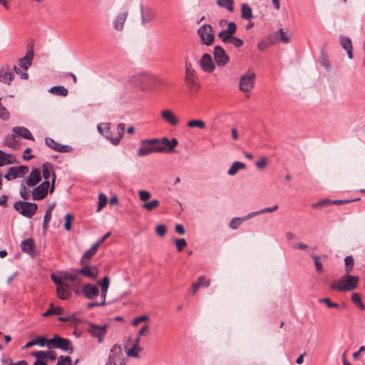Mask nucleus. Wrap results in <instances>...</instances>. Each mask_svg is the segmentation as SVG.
Instances as JSON below:
<instances>
[{
	"label": "nucleus",
	"mask_w": 365,
	"mask_h": 365,
	"mask_svg": "<svg viewBox=\"0 0 365 365\" xmlns=\"http://www.w3.org/2000/svg\"><path fill=\"white\" fill-rule=\"evenodd\" d=\"M184 81L190 95H196L200 90L201 85L198 76L190 61H185Z\"/></svg>",
	"instance_id": "nucleus-1"
},
{
	"label": "nucleus",
	"mask_w": 365,
	"mask_h": 365,
	"mask_svg": "<svg viewBox=\"0 0 365 365\" xmlns=\"http://www.w3.org/2000/svg\"><path fill=\"white\" fill-rule=\"evenodd\" d=\"M359 280V279L357 276L346 273L338 281L332 283L330 285V288L332 290L340 292H350L357 287Z\"/></svg>",
	"instance_id": "nucleus-2"
},
{
	"label": "nucleus",
	"mask_w": 365,
	"mask_h": 365,
	"mask_svg": "<svg viewBox=\"0 0 365 365\" xmlns=\"http://www.w3.org/2000/svg\"><path fill=\"white\" fill-rule=\"evenodd\" d=\"M163 152H165V148L162 146L158 139L154 138L142 141L137 155L140 157H143L153 153Z\"/></svg>",
	"instance_id": "nucleus-3"
},
{
	"label": "nucleus",
	"mask_w": 365,
	"mask_h": 365,
	"mask_svg": "<svg viewBox=\"0 0 365 365\" xmlns=\"http://www.w3.org/2000/svg\"><path fill=\"white\" fill-rule=\"evenodd\" d=\"M14 208L22 216L30 219L36 212L38 205L35 202L19 200L14 203Z\"/></svg>",
	"instance_id": "nucleus-4"
},
{
	"label": "nucleus",
	"mask_w": 365,
	"mask_h": 365,
	"mask_svg": "<svg viewBox=\"0 0 365 365\" xmlns=\"http://www.w3.org/2000/svg\"><path fill=\"white\" fill-rule=\"evenodd\" d=\"M47 347L48 349L58 348L65 351L73 352L71 341L68 339H64L58 335H54L52 339H48Z\"/></svg>",
	"instance_id": "nucleus-5"
},
{
	"label": "nucleus",
	"mask_w": 365,
	"mask_h": 365,
	"mask_svg": "<svg viewBox=\"0 0 365 365\" xmlns=\"http://www.w3.org/2000/svg\"><path fill=\"white\" fill-rule=\"evenodd\" d=\"M255 73L249 69L240 79V90L244 93L250 92L255 85Z\"/></svg>",
	"instance_id": "nucleus-6"
},
{
	"label": "nucleus",
	"mask_w": 365,
	"mask_h": 365,
	"mask_svg": "<svg viewBox=\"0 0 365 365\" xmlns=\"http://www.w3.org/2000/svg\"><path fill=\"white\" fill-rule=\"evenodd\" d=\"M197 33L203 44L210 46L213 43L215 36L212 27L210 24H204L200 26Z\"/></svg>",
	"instance_id": "nucleus-7"
},
{
	"label": "nucleus",
	"mask_w": 365,
	"mask_h": 365,
	"mask_svg": "<svg viewBox=\"0 0 365 365\" xmlns=\"http://www.w3.org/2000/svg\"><path fill=\"white\" fill-rule=\"evenodd\" d=\"M108 329V325L104 324L102 326L97 325L93 323L88 324V327L87 328L88 332L93 337L98 339V341L101 343L103 341V338L106 334Z\"/></svg>",
	"instance_id": "nucleus-8"
},
{
	"label": "nucleus",
	"mask_w": 365,
	"mask_h": 365,
	"mask_svg": "<svg viewBox=\"0 0 365 365\" xmlns=\"http://www.w3.org/2000/svg\"><path fill=\"white\" fill-rule=\"evenodd\" d=\"M51 185L48 181H43L31 192V197L34 200H43L50 190Z\"/></svg>",
	"instance_id": "nucleus-9"
},
{
	"label": "nucleus",
	"mask_w": 365,
	"mask_h": 365,
	"mask_svg": "<svg viewBox=\"0 0 365 365\" xmlns=\"http://www.w3.org/2000/svg\"><path fill=\"white\" fill-rule=\"evenodd\" d=\"M42 173H43V177L45 180L44 181H48V179L51 176H52V180H51V187H50V190H49V193L52 194L54 192V189H55L54 184H55V181H56V173L53 170V164H51L48 162L43 163Z\"/></svg>",
	"instance_id": "nucleus-10"
},
{
	"label": "nucleus",
	"mask_w": 365,
	"mask_h": 365,
	"mask_svg": "<svg viewBox=\"0 0 365 365\" xmlns=\"http://www.w3.org/2000/svg\"><path fill=\"white\" fill-rule=\"evenodd\" d=\"M29 172V167L26 165H20L19 167H10L7 173L4 175V178L7 180H13L18 178H22Z\"/></svg>",
	"instance_id": "nucleus-11"
},
{
	"label": "nucleus",
	"mask_w": 365,
	"mask_h": 365,
	"mask_svg": "<svg viewBox=\"0 0 365 365\" xmlns=\"http://www.w3.org/2000/svg\"><path fill=\"white\" fill-rule=\"evenodd\" d=\"M213 56L217 65L223 67L229 62L230 58L225 53V49L220 46L214 48Z\"/></svg>",
	"instance_id": "nucleus-12"
},
{
	"label": "nucleus",
	"mask_w": 365,
	"mask_h": 365,
	"mask_svg": "<svg viewBox=\"0 0 365 365\" xmlns=\"http://www.w3.org/2000/svg\"><path fill=\"white\" fill-rule=\"evenodd\" d=\"M75 273L79 275L86 277L91 280H96L98 277V269L96 266L82 265L81 269H75Z\"/></svg>",
	"instance_id": "nucleus-13"
},
{
	"label": "nucleus",
	"mask_w": 365,
	"mask_h": 365,
	"mask_svg": "<svg viewBox=\"0 0 365 365\" xmlns=\"http://www.w3.org/2000/svg\"><path fill=\"white\" fill-rule=\"evenodd\" d=\"M152 76L146 73H140L134 76L130 79V82L136 87L145 90L148 88L149 82L151 81Z\"/></svg>",
	"instance_id": "nucleus-14"
},
{
	"label": "nucleus",
	"mask_w": 365,
	"mask_h": 365,
	"mask_svg": "<svg viewBox=\"0 0 365 365\" xmlns=\"http://www.w3.org/2000/svg\"><path fill=\"white\" fill-rule=\"evenodd\" d=\"M140 16L141 24L145 25L146 24L152 22L156 18V11L150 7H144L140 6Z\"/></svg>",
	"instance_id": "nucleus-15"
},
{
	"label": "nucleus",
	"mask_w": 365,
	"mask_h": 365,
	"mask_svg": "<svg viewBox=\"0 0 365 365\" xmlns=\"http://www.w3.org/2000/svg\"><path fill=\"white\" fill-rule=\"evenodd\" d=\"M45 143L47 146L59 153H66L73 150V148L70 145H61L49 137L45 138Z\"/></svg>",
	"instance_id": "nucleus-16"
},
{
	"label": "nucleus",
	"mask_w": 365,
	"mask_h": 365,
	"mask_svg": "<svg viewBox=\"0 0 365 365\" xmlns=\"http://www.w3.org/2000/svg\"><path fill=\"white\" fill-rule=\"evenodd\" d=\"M199 63L202 70L205 72L212 73L215 70V66L211 56L208 53L203 54Z\"/></svg>",
	"instance_id": "nucleus-17"
},
{
	"label": "nucleus",
	"mask_w": 365,
	"mask_h": 365,
	"mask_svg": "<svg viewBox=\"0 0 365 365\" xmlns=\"http://www.w3.org/2000/svg\"><path fill=\"white\" fill-rule=\"evenodd\" d=\"M20 247L22 252L29 255L32 257L36 255L35 242L33 238H28L21 242Z\"/></svg>",
	"instance_id": "nucleus-18"
},
{
	"label": "nucleus",
	"mask_w": 365,
	"mask_h": 365,
	"mask_svg": "<svg viewBox=\"0 0 365 365\" xmlns=\"http://www.w3.org/2000/svg\"><path fill=\"white\" fill-rule=\"evenodd\" d=\"M14 78L12 68L6 65L0 68V82L10 85Z\"/></svg>",
	"instance_id": "nucleus-19"
},
{
	"label": "nucleus",
	"mask_w": 365,
	"mask_h": 365,
	"mask_svg": "<svg viewBox=\"0 0 365 365\" xmlns=\"http://www.w3.org/2000/svg\"><path fill=\"white\" fill-rule=\"evenodd\" d=\"M82 292L84 297L88 299H93L99 294V289L93 284H86L83 286Z\"/></svg>",
	"instance_id": "nucleus-20"
},
{
	"label": "nucleus",
	"mask_w": 365,
	"mask_h": 365,
	"mask_svg": "<svg viewBox=\"0 0 365 365\" xmlns=\"http://www.w3.org/2000/svg\"><path fill=\"white\" fill-rule=\"evenodd\" d=\"M113 356L112 361L115 364H118L121 361L124 362V355L120 345L115 344L110 350L109 356Z\"/></svg>",
	"instance_id": "nucleus-21"
},
{
	"label": "nucleus",
	"mask_w": 365,
	"mask_h": 365,
	"mask_svg": "<svg viewBox=\"0 0 365 365\" xmlns=\"http://www.w3.org/2000/svg\"><path fill=\"white\" fill-rule=\"evenodd\" d=\"M113 356L112 361L115 364H118L121 361L124 362V355L120 345L115 344L110 350L109 356Z\"/></svg>",
	"instance_id": "nucleus-22"
},
{
	"label": "nucleus",
	"mask_w": 365,
	"mask_h": 365,
	"mask_svg": "<svg viewBox=\"0 0 365 365\" xmlns=\"http://www.w3.org/2000/svg\"><path fill=\"white\" fill-rule=\"evenodd\" d=\"M41 180V175L40 170L38 168H34L31 171L27 180H26V185L28 187H34Z\"/></svg>",
	"instance_id": "nucleus-23"
},
{
	"label": "nucleus",
	"mask_w": 365,
	"mask_h": 365,
	"mask_svg": "<svg viewBox=\"0 0 365 365\" xmlns=\"http://www.w3.org/2000/svg\"><path fill=\"white\" fill-rule=\"evenodd\" d=\"M339 43H340L341 46L346 51L348 58L349 59H352L353 58V52H352L353 46H352V43H351V38L344 36H339Z\"/></svg>",
	"instance_id": "nucleus-24"
},
{
	"label": "nucleus",
	"mask_w": 365,
	"mask_h": 365,
	"mask_svg": "<svg viewBox=\"0 0 365 365\" xmlns=\"http://www.w3.org/2000/svg\"><path fill=\"white\" fill-rule=\"evenodd\" d=\"M34 51L33 49L29 50L25 56L20 58L19 60V65L21 67L24 71H27L28 68L31 66L32 60L34 58Z\"/></svg>",
	"instance_id": "nucleus-25"
},
{
	"label": "nucleus",
	"mask_w": 365,
	"mask_h": 365,
	"mask_svg": "<svg viewBox=\"0 0 365 365\" xmlns=\"http://www.w3.org/2000/svg\"><path fill=\"white\" fill-rule=\"evenodd\" d=\"M210 284V280L202 275L198 277L197 282L192 284V294H195L200 287H208Z\"/></svg>",
	"instance_id": "nucleus-26"
},
{
	"label": "nucleus",
	"mask_w": 365,
	"mask_h": 365,
	"mask_svg": "<svg viewBox=\"0 0 365 365\" xmlns=\"http://www.w3.org/2000/svg\"><path fill=\"white\" fill-rule=\"evenodd\" d=\"M97 129L103 136H104L106 139L109 140L112 143V139L114 138L112 135L110 123H100L98 125Z\"/></svg>",
	"instance_id": "nucleus-27"
},
{
	"label": "nucleus",
	"mask_w": 365,
	"mask_h": 365,
	"mask_svg": "<svg viewBox=\"0 0 365 365\" xmlns=\"http://www.w3.org/2000/svg\"><path fill=\"white\" fill-rule=\"evenodd\" d=\"M12 132L17 135L22 137L27 140H34V138L32 135L30 130L24 126H16L13 128Z\"/></svg>",
	"instance_id": "nucleus-28"
},
{
	"label": "nucleus",
	"mask_w": 365,
	"mask_h": 365,
	"mask_svg": "<svg viewBox=\"0 0 365 365\" xmlns=\"http://www.w3.org/2000/svg\"><path fill=\"white\" fill-rule=\"evenodd\" d=\"M56 291L58 297L61 299H68L71 297L70 287L66 283L58 285Z\"/></svg>",
	"instance_id": "nucleus-29"
},
{
	"label": "nucleus",
	"mask_w": 365,
	"mask_h": 365,
	"mask_svg": "<svg viewBox=\"0 0 365 365\" xmlns=\"http://www.w3.org/2000/svg\"><path fill=\"white\" fill-rule=\"evenodd\" d=\"M161 116L164 120L171 125L175 126L178 124L179 120L170 110H163L161 112Z\"/></svg>",
	"instance_id": "nucleus-30"
},
{
	"label": "nucleus",
	"mask_w": 365,
	"mask_h": 365,
	"mask_svg": "<svg viewBox=\"0 0 365 365\" xmlns=\"http://www.w3.org/2000/svg\"><path fill=\"white\" fill-rule=\"evenodd\" d=\"M98 248V245L94 243L92 245V247L90 249H88L87 251H86V252L83 254V255L81 259L80 264L81 265L86 264L87 261L89 260L90 259H91L93 257V256L96 253Z\"/></svg>",
	"instance_id": "nucleus-31"
},
{
	"label": "nucleus",
	"mask_w": 365,
	"mask_h": 365,
	"mask_svg": "<svg viewBox=\"0 0 365 365\" xmlns=\"http://www.w3.org/2000/svg\"><path fill=\"white\" fill-rule=\"evenodd\" d=\"M128 16V11L119 14L113 21V26L117 31H122Z\"/></svg>",
	"instance_id": "nucleus-32"
},
{
	"label": "nucleus",
	"mask_w": 365,
	"mask_h": 365,
	"mask_svg": "<svg viewBox=\"0 0 365 365\" xmlns=\"http://www.w3.org/2000/svg\"><path fill=\"white\" fill-rule=\"evenodd\" d=\"M178 142L176 138H173L169 140L167 138H163L160 144L165 148V151H173L175 147L178 145Z\"/></svg>",
	"instance_id": "nucleus-33"
},
{
	"label": "nucleus",
	"mask_w": 365,
	"mask_h": 365,
	"mask_svg": "<svg viewBox=\"0 0 365 365\" xmlns=\"http://www.w3.org/2000/svg\"><path fill=\"white\" fill-rule=\"evenodd\" d=\"M61 272V279H63V282H80L81 279L78 277V274L75 273V269L72 271L71 273L67 272Z\"/></svg>",
	"instance_id": "nucleus-34"
},
{
	"label": "nucleus",
	"mask_w": 365,
	"mask_h": 365,
	"mask_svg": "<svg viewBox=\"0 0 365 365\" xmlns=\"http://www.w3.org/2000/svg\"><path fill=\"white\" fill-rule=\"evenodd\" d=\"M16 136L17 135L14 133L7 135L5 138V144L11 148L16 149L19 147V140Z\"/></svg>",
	"instance_id": "nucleus-35"
},
{
	"label": "nucleus",
	"mask_w": 365,
	"mask_h": 365,
	"mask_svg": "<svg viewBox=\"0 0 365 365\" xmlns=\"http://www.w3.org/2000/svg\"><path fill=\"white\" fill-rule=\"evenodd\" d=\"M125 130V125L123 123H120L117 126V132L118 135L112 139V144L114 145H117L119 144L120 140L123 137L124 133Z\"/></svg>",
	"instance_id": "nucleus-36"
},
{
	"label": "nucleus",
	"mask_w": 365,
	"mask_h": 365,
	"mask_svg": "<svg viewBox=\"0 0 365 365\" xmlns=\"http://www.w3.org/2000/svg\"><path fill=\"white\" fill-rule=\"evenodd\" d=\"M63 308L55 307L53 304H51L48 310L43 314V316L46 317L51 315H61L63 313Z\"/></svg>",
	"instance_id": "nucleus-37"
},
{
	"label": "nucleus",
	"mask_w": 365,
	"mask_h": 365,
	"mask_svg": "<svg viewBox=\"0 0 365 365\" xmlns=\"http://www.w3.org/2000/svg\"><path fill=\"white\" fill-rule=\"evenodd\" d=\"M48 91L53 95L63 97L66 96L68 93V90L62 86L51 87Z\"/></svg>",
	"instance_id": "nucleus-38"
},
{
	"label": "nucleus",
	"mask_w": 365,
	"mask_h": 365,
	"mask_svg": "<svg viewBox=\"0 0 365 365\" xmlns=\"http://www.w3.org/2000/svg\"><path fill=\"white\" fill-rule=\"evenodd\" d=\"M246 168V165L243 163L236 161L232 163L230 168L227 171V174L229 175H235L237 171L240 169H245Z\"/></svg>",
	"instance_id": "nucleus-39"
},
{
	"label": "nucleus",
	"mask_w": 365,
	"mask_h": 365,
	"mask_svg": "<svg viewBox=\"0 0 365 365\" xmlns=\"http://www.w3.org/2000/svg\"><path fill=\"white\" fill-rule=\"evenodd\" d=\"M241 17L246 20L252 18V11L251 8L246 4H242L241 7Z\"/></svg>",
	"instance_id": "nucleus-40"
},
{
	"label": "nucleus",
	"mask_w": 365,
	"mask_h": 365,
	"mask_svg": "<svg viewBox=\"0 0 365 365\" xmlns=\"http://www.w3.org/2000/svg\"><path fill=\"white\" fill-rule=\"evenodd\" d=\"M277 209H278V205H274L272 207H268L266 208H263L259 211L251 212L250 214L248 215L247 218H250L252 217H254V216L259 215V214H263V213H266V212H272L274 211H276Z\"/></svg>",
	"instance_id": "nucleus-41"
},
{
	"label": "nucleus",
	"mask_w": 365,
	"mask_h": 365,
	"mask_svg": "<svg viewBox=\"0 0 365 365\" xmlns=\"http://www.w3.org/2000/svg\"><path fill=\"white\" fill-rule=\"evenodd\" d=\"M217 4L220 7L226 8L229 11H233L234 10L233 0H217Z\"/></svg>",
	"instance_id": "nucleus-42"
},
{
	"label": "nucleus",
	"mask_w": 365,
	"mask_h": 365,
	"mask_svg": "<svg viewBox=\"0 0 365 365\" xmlns=\"http://www.w3.org/2000/svg\"><path fill=\"white\" fill-rule=\"evenodd\" d=\"M345 262V272L346 274H350L354 266V259L352 256H347L344 259Z\"/></svg>",
	"instance_id": "nucleus-43"
},
{
	"label": "nucleus",
	"mask_w": 365,
	"mask_h": 365,
	"mask_svg": "<svg viewBox=\"0 0 365 365\" xmlns=\"http://www.w3.org/2000/svg\"><path fill=\"white\" fill-rule=\"evenodd\" d=\"M246 219H248L247 217H246L245 218H241V217L232 218L230 221L229 226L231 229L236 230L240 226V225L242 223V222Z\"/></svg>",
	"instance_id": "nucleus-44"
},
{
	"label": "nucleus",
	"mask_w": 365,
	"mask_h": 365,
	"mask_svg": "<svg viewBox=\"0 0 365 365\" xmlns=\"http://www.w3.org/2000/svg\"><path fill=\"white\" fill-rule=\"evenodd\" d=\"M159 205H160V202L158 200H153L149 202H145L143 205L142 207L148 211H152L153 210L158 207L159 206Z\"/></svg>",
	"instance_id": "nucleus-45"
},
{
	"label": "nucleus",
	"mask_w": 365,
	"mask_h": 365,
	"mask_svg": "<svg viewBox=\"0 0 365 365\" xmlns=\"http://www.w3.org/2000/svg\"><path fill=\"white\" fill-rule=\"evenodd\" d=\"M187 126L190 128H199L201 129H204L205 128V123L202 120H191L187 122Z\"/></svg>",
	"instance_id": "nucleus-46"
},
{
	"label": "nucleus",
	"mask_w": 365,
	"mask_h": 365,
	"mask_svg": "<svg viewBox=\"0 0 365 365\" xmlns=\"http://www.w3.org/2000/svg\"><path fill=\"white\" fill-rule=\"evenodd\" d=\"M311 257L314 260L317 272L322 273L323 272V266L320 262L321 257L314 255H311Z\"/></svg>",
	"instance_id": "nucleus-47"
},
{
	"label": "nucleus",
	"mask_w": 365,
	"mask_h": 365,
	"mask_svg": "<svg viewBox=\"0 0 365 365\" xmlns=\"http://www.w3.org/2000/svg\"><path fill=\"white\" fill-rule=\"evenodd\" d=\"M276 37L279 38L280 41L284 43H287L290 39V37L284 34L282 29H279L276 32Z\"/></svg>",
	"instance_id": "nucleus-48"
},
{
	"label": "nucleus",
	"mask_w": 365,
	"mask_h": 365,
	"mask_svg": "<svg viewBox=\"0 0 365 365\" xmlns=\"http://www.w3.org/2000/svg\"><path fill=\"white\" fill-rule=\"evenodd\" d=\"M19 194L21 197L23 198L25 201L30 198V192L27 190L26 185L23 183L21 185Z\"/></svg>",
	"instance_id": "nucleus-49"
},
{
	"label": "nucleus",
	"mask_w": 365,
	"mask_h": 365,
	"mask_svg": "<svg viewBox=\"0 0 365 365\" xmlns=\"http://www.w3.org/2000/svg\"><path fill=\"white\" fill-rule=\"evenodd\" d=\"M141 350L142 349L140 347L139 345L133 344V347L127 351V355L129 356H133L137 358L138 357V352Z\"/></svg>",
	"instance_id": "nucleus-50"
},
{
	"label": "nucleus",
	"mask_w": 365,
	"mask_h": 365,
	"mask_svg": "<svg viewBox=\"0 0 365 365\" xmlns=\"http://www.w3.org/2000/svg\"><path fill=\"white\" fill-rule=\"evenodd\" d=\"M31 355L36 357V361H46V351H34V352H32Z\"/></svg>",
	"instance_id": "nucleus-51"
},
{
	"label": "nucleus",
	"mask_w": 365,
	"mask_h": 365,
	"mask_svg": "<svg viewBox=\"0 0 365 365\" xmlns=\"http://www.w3.org/2000/svg\"><path fill=\"white\" fill-rule=\"evenodd\" d=\"M218 36L223 43H230L233 36L228 34V33H227L226 31L223 29L218 34Z\"/></svg>",
	"instance_id": "nucleus-52"
},
{
	"label": "nucleus",
	"mask_w": 365,
	"mask_h": 365,
	"mask_svg": "<svg viewBox=\"0 0 365 365\" xmlns=\"http://www.w3.org/2000/svg\"><path fill=\"white\" fill-rule=\"evenodd\" d=\"M110 284V279L108 277H104L102 280L98 282V284L101 287V289L103 291L108 290Z\"/></svg>",
	"instance_id": "nucleus-53"
},
{
	"label": "nucleus",
	"mask_w": 365,
	"mask_h": 365,
	"mask_svg": "<svg viewBox=\"0 0 365 365\" xmlns=\"http://www.w3.org/2000/svg\"><path fill=\"white\" fill-rule=\"evenodd\" d=\"M65 224H64V228L67 231H70L72 228L71 226V222L73 220V215L72 214L68 213L65 216Z\"/></svg>",
	"instance_id": "nucleus-54"
},
{
	"label": "nucleus",
	"mask_w": 365,
	"mask_h": 365,
	"mask_svg": "<svg viewBox=\"0 0 365 365\" xmlns=\"http://www.w3.org/2000/svg\"><path fill=\"white\" fill-rule=\"evenodd\" d=\"M175 243L178 252H181L187 246V242L183 238L175 239Z\"/></svg>",
	"instance_id": "nucleus-55"
},
{
	"label": "nucleus",
	"mask_w": 365,
	"mask_h": 365,
	"mask_svg": "<svg viewBox=\"0 0 365 365\" xmlns=\"http://www.w3.org/2000/svg\"><path fill=\"white\" fill-rule=\"evenodd\" d=\"M107 201V197L103 193H100L98 195V211L101 210L103 207L106 206Z\"/></svg>",
	"instance_id": "nucleus-56"
},
{
	"label": "nucleus",
	"mask_w": 365,
	"mask_h": 365,
	"mask_svg": "<svg viewBox=\"0 0 365 365\" xmlns=\"http://www.w3.org/2000/svg\"><path fill=\"white\" fill-rule=\"evenodd\" d=\"M319 303H324L329 308H338L339 305L336 303L332 302L329 298H320Z\"/></svg>",
	"instance_id": "nucleus-57"
},
{
	"label": "nucleus",
	"mask_w": 365,
	"mask_h": 365,
	"mask_svg": "<svg viewBox=\"0 0 365 365\" xmlns=\"http://www.w3.org/2000/svg\"><path fill=\"white\" fill-rule=\"evenodd\" d=\"M331 205V200L323 199L312 205L313 208L323 207Z\"/></svg>",
	"instance_id": "nucleus-58"
},
{
	"label": "nucleus",
	"mask_w": 365,
	"mask_h": 365,
	"mask_svg": "<svg viewBox=\"0 0 365 365\" xmlns=\"http://www.w3.org/2000/svg\"><path fill=\"white\" fill-rule=\"evenodd\" d=\"M71 358L68 356H61L58 359L57 365H72Z\"/></svg>",
	"instance_id": "nucleus-59"
},
{
	"label": "nucleus",
	"mask_w": 365,
	"mask_h": 365,
	"mask_svg": "<svg viewBox=\"0 0 365 365\" xmlns=\"http://www.w3.org/2000/svg\"><path fill=\"white\" fill-rule=\"evenodd\" d=\"M51 279L53 282V283L58 287L63 284V279H61V272H59L58 274H52L51 275Z\"/></svg>",
	"instance_id": "nucleus-60"
},
{
	"label": "nucleus",
	"mask_w": 365,
	"mask_h": 365,
	"mask_svg": "<svg viewBox=\"0 0 365 365\" xmlns=\"http://www.w3.org/2000/svg\"><path fill=\"white\" fill-rule=\"evenodd\" d=\"M2 362L3 365H28L27 361L25 360H21L14 363L9 359H3Z\"/></svg>",
	"instance_id": "nucleus-61"
},
{
	"label": "nucleus",
	"mask_w": 365,
	"mask_h": 365,
	"mask_svg": "<svg viewBox=\"0 0 365 365\" xmlns=\"http://www.w3.org/2000/svg\"><path fill=\"white\" fill-rule=\"evenodd\" d=\"M225 30L228 33V34L233 36L237 31V26L235 22L231 21L228 24L227 28Z\"/></svg>",
	"instance_id": "nucleus-62"
},
{
	"label": "nucleus",
	"mask_w": 365,
	"mask_h": 365,
	"mask_svg": "<svg viewBox=\"0 0 365 365\" xmlns=\"http://www.w3.org/2000/svg\"><path fill=\"white\" fill-rule=\"evenodd\" d=\"M230 43H232L236 48L241 47L243 45V43H244L243 41L241 38H239L235 37L234 36L231 38Z\"/></svg>",
	"instance_id": "nucleus-63"
},
{
	"label": "nucleus",
	"mask_w": 365,
	"mask_h": 365,
	"mask_svg": "<svg viewBox=\"0 0 365 365\" xmlns=\"http://www.w3.org/2000/svg\"><path fill=\"white\" fill-rule=\"evenodd\" d=\"M155 231L158 235L163 237L166 234L167 228L163 225H158L155 228Z\"/></svg>",
	"instance_id": "nucleus-64"
}]
</instances>
